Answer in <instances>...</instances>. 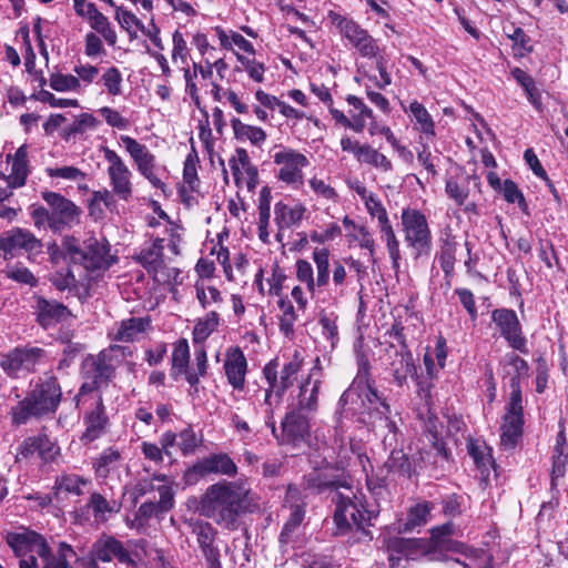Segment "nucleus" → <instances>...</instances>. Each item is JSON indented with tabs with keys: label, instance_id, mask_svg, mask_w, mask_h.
<instances>
[{
	"label": "nucleus",
	"instance_id": "57",
	"mask_svg": "<svg viewBox=\"0 0 568 568\" xmlns=\"http://www.w3.org/2000/svg\"><path fill=\"white\" fill-rule=\"evenodd\" d=\"M201 439L191 427L184 428L178 434V446L183 456H189L200 446Z\"/></svg>",
	"mask_w": 568,
	"mask_h": 568
},
{
	"label": "nucleus",
	"instance_id": "1",
	"mask_svg": "<svg viewBox=\"0 0 568 568\" xmlns=\"http://www.w3.org/2000/svg\"><path fill=\"white\" fill-rule=\"evenodd\" d=\"M260 509V499L244 479L219 480L201 496V514L216 526L235 531L241 518Z\"/></svg>",
	"mask_w": 568,
	"mask_h": 568
},
{
	"label": "nucleus",
	"instance_id": "38",
	"mask_svg": "<svg viewBox=\"0 0 568 568\" xmlns=\"http://www.w3.org/2000/svg\"><path fill=\"white\" fill-rule=\"evenodd\" d=\"M231 125L237 140H248L254 145H260L266 140L263 129L245 124L237 118L232 119Z\"/></svg>",
	"mask_w": 568,
	"mask_h": 568
},
{
	"label": "nucleus",
	"instance_id": "10",
	"mask_svg": "<svg viewBox=\"0 0 568 568\" xmlns=\"http://www.w3.org/2000/svg\"><path fill=\"white\" fill-rule=\"evenodd\" d=\"M102 151L109 163L106 172L112 192L120 200L128 202L133 194L132 172L114 150L103 146Z\"/></svg>",
	"mask_w": 568,
	"mask_h": 568
},
{
	"label": "nucleus",
	"instance_id": "14",
	"mask_svg": "<svg viewBox=\"0 0 568 568\" xmlns=\"http://www.w3.org/2000/svg\"><path fill=\"white\" fill-rule=\"evenodd\" d=\"M493 322L499 328L500 335L509 346L523 354H527V339L523 334L521 325L515 311L500 308L495 310L491 315Z\"/></svg>",
	"mask_w": 568,
	"mask_h": 568
},
{
	"label": "nucleus",
	"instance_id": "13",
	"mask_svg": "<svg viewBox=\"0 0 568 568\" xmlns=\"http://www.w3.org/2000/svg\"><path fill=\"white\" fill-rule=\"evenodd\" d=\"M306 488L316 494H328L334 499L335 491H343L351 484L347 477L332 466L314 469L305 477Z\"/></svg>",
	"mask_w": 568,
	"mask_h": 568
},
{
	"label": "nucleus",
	"instance_id": "12",
	"mask_svg": "<svg viewBox=\"0 0 568 568\" xmlns=\"http://www.w3.org/2000/svg\"><path fill=\"white\" fill-rule=\"evenodd\" d=\"M43 200L51 207L50 227L60 231L79 222L80 209L70 200L55 192H43Z\"/></svg>",
	"mask_w": 568,
	"mask_h": 568
},
{
	"label": "nucleus",
	"instance_id": "27",
	"mask_svg": "<svg viewBox=\"0 0 568 568\" xmlns=\"http://www.w3.org/2000/svg\"><path fill=\"white\" fill-rule=\"evenodd\" d=\"M150 325L148 317H130L116 324L111 333L113 341L133 342L143 334Z\"/></svg>",
	"mask_w": 568,
	"mask_h": 568
},
{
	"label": "nucleus",
	"instance_id": "59",
	"mask_svg": "<svg viewBox=\"0 0 568 568\" xmlns=\"http://www.w3.org/2000/svg\"><path fill=\"white\" fill-rule=\"evenodd\" d=\"M455 526L453 523H446L440 526H436L430 530L429 549L438 550L445 545L447 539H450L454 534Z\"/></svg>",
	"mask_w": 568,
	"mask_h": 568
},
{
	"label": "nucleus",
	"instance_id": "55",
	"mask_svg": "<svg viewBox=\"0 0 568 568\" xmlns=\"http://www.w3.org/2000/svg\"><path fill=\"white\" fill-rule=\"evenodd\" d=\"M37 454L45 463L53 462L60 453L59 446L47 435L36 437Z\"/></svg>",
	"mask_w": 568,
	"mask_h": 568
},
{
	"label": "nucleus",
	"instance_id": "4",
	"mask_svg": "<svg viewBox=\"0 0 568 568\" xmlns=\"http://www.w3.org/2000/svg\"><path fill=\"white\" fill-rule=\"evenodd\" d=\"M400 223L404 241L414 257L429 256L433 236L426 215L417 209L405 207L400 213Z\"/></svg>",
	"mask_w": 568,
	"mask_h": 568
},
{
	"label": "nucleus",
	"instance_id": "51",
	"mask_svg": "<svg viewBox=\"0 0 568 568\" xmlns=\"http://www.w3.org/2000/svg\"><path fill=\"white\" fill-rule=\"evenodd\" d=\"M6 277L13 280L20 284H26L30 286H36L38 284L37 277L32 274V272L18 263L16 265H9L3 270Z\"/></svg>",
	"mask_w": 568,
	"mask_h": 568
},
{
	"label": "nucleus",
	"instance_id": "29",
	"mask_svg": "<svg viewBox=\"0 0 568 568\" xmlns=\"http://www.w3.org/2000/svg\"><path fill=\"white\" fill-rule=\"evenodd\" d=\"M164 240L155 239L150 247L143 248L138 256L139 262L148 271L154 275L164 268Z\"/></svg>",
	"mask_w": 568,
	"mask_h": 568
},
{
	"label": "nucleus",
	"instance_id": "48",
	"mask_svg": "<svg viewBox=\"0 0 568 568\" xmlns=\"http://www.w3.org/2000/svg\"><path fill=\"white\" fill-rule=\"evenodd\" d=\"M467 448L477 467L481 469L483 474L486 473L488 475L489 467H494L495 464L490 456V449L477 442H469Z\"/></svg>",
	"mask_w": 568,
	"mask_h": 568
},
{
	"label": "nucleus",
	"instance_id": "39",
	"mask_svg": "<svg viewBox=\"0 0 568 568\" xmlns=\"http://www.w3.org/2000/svg\"><path fill=\"white\" fill-rule=\"evenodd\" d=\"M505 363L513 369V375L509 378L510 397L514 396L515 385L517 386L519 397H521L520 379L528 375V364L514 353L505 356Z\"/></svg>",
	"mask_w": 568,
	"mask_h": 568
},
{
	"label": "nucleus",
	"instance_id": "42",
	"mask_svg": "<svg viewBox=\"0 0 568 568\" xmlns=\"http://www.w3.org/2000/svg\"><path fill=\"white\" fill-rule=\"evenodd\" d=\"M359 151V162L372 165L382 170L383 172H389L393 170L390 160H388L383 153L372 148L371 145L363 144V149Z\"/></svg>",
	"mask_w": 568,
	"mask_h": 568
},
{
	"label": "nucleus",
	"instance_id": "23",
	"mask_svg": "<svg viewBox=\"0 0 568 568\" xmlns=\"http://www.w3.org/2000/svg\"><path fill=\"white\" fill-rule=\"evenodd\" d=\"M73 2L77 14L87 18L91 28L99 32L109 44L113 45L116 41V34L110 27L108 18L97 9L95 4H88L87 10H84L82 9L84 0H73Z\"/></svg>",
	"mask_w": 568,
	"mask_h": 568
},
{
	"label": "nucleus",
	"instance_id": "18",
	"mask_svg": "<svg viewBox=\"0 0 568 568\" xmlns=\"http://www.w3.org/2000/svg\"><path fill=\"white\" fill-rule=\"evenodd\" d=\"M91 557L102 562H110L113 558H116L121 564L135 566L130 552L113 536L102 535L97 539L92 545Z\"/></svg>",
	"mask_w": 568,
	"mask_h": 568
},
{
	"label": "nucleus",
	"instance_id": "56",
	"mask_svg": "<svg viewBox=\"0 0 568 568\" xmlns=\"http://www.w3.org/2000/svg\"><path fill=\"white\" fill-rule=\"evenodd\" d=\"M50 87L58 92L78 91L80 81L72 74L53 73L50 77Z\"/></svg>",
	"mask_w": 568,
	"mask_h": 568
},
{
	"label": "nucleus",
	"instance_id": "46",
	"mask_svg": "<svg viewBox=\"0 0 568 568\" xmlns=\"http://www.w3.org/2000/svg\"><path fill=\"white\" fill-rule=\"evenodd\" d=\"M120 458L121 455L118 450L112 448L105 449L93 463L97 475L105 478L118 466Z\"/></svg>",
	"mask_w": 568,
	"mask_h": 568
},
{
	"label": "nucleus",
	"instance_id": "61",
	"mask_svg": "<svg viewBox=\"0 0 568 568\" xmlns=\"http://www.w3.org/2000/svg\"><path fill=\"white\" fill-rule=\"evenodd\" d=\"M346 101L349 105H352L355 110L358 111V113L353 115L352 122H358L362 124L361 132L364 130L366 125V120L374 119L373 111L369 109L362 99L355 97V95H347Z\"/></svg>",
	"mask_w": 568,
	"mask_h": 568
},
{
	"label": "nucleus",
	"instance_id": "15",
	"mask_svg": "<svg viewBox=\"0 0 568 568\" xmlns=\"http://www.w3.org/2000/svg\"><path fill=\"white\" fill-rule=\"evenodd\" d=\"M274 163L280 166L277 179L286 184L302 182L303 172L310 162L308 159L296 150L283 149L273 155Z\"/></svg>",
	"mask_w": 568,
	"mask_h": 568
},
{
	"label": "nucleus",
	"instance_id": "33",
	"mask_svg": "<svg viewBox=\"0 0 568 568\" xmlns=\"http://www.w3.org/2000/svg\"><path fill=\"white\" fill-rule=\"evenodd\" d=\"M121 142L135 163L136 170L145 164L155 162V155L150 152L146 145L140 143L138 140L129 135H121Z\"/></svg>",
	"mask_w": 568,
	"mask_h": 568
},
{
	"label": "nucleus",
	"instance_id": "45",
	"mask_svg": "<svg viewBox=\"0 0 568 568\" xmlns=\"http://www.w3.org/2000/svg\"><path fill=\"white\" fill-rule=\"evenodd\" d=\"M313 260L316 265L315 284L322 287L328 284L329 281V252L327 248H315L313 252Z\"/></svg>",
	"mask_w": 568,
	"mask_h": 568
},
{
	"label": "nucleus",
	"instance_id": "9",
	"mask_svg": "<svg viewBox=\"0 0 568 568\" xmlns=\"http://www.w3.org/2000/svg\"><path fill=\"white\" fill-rule=\"evenodd\" d=\"M211 474L234 477L237 474V466L225 453L211 454L187 468L184 477L187 483L195 484L200 478Z\"/></svg>",
	"mask_w": 568,
	"mask_h": 568
},
{
	"label": "nucleus",
	"instance_id": "11",
	"mask_svg": "<svg viewBox=\"0 0 568 568\" xmlns=\"http://www.w3.org/2000/svg\"><path fill=\"white\" fill-rule=\"evenodd\" d=\"M523 405L517 386H514V396L509 398L507 412L501 426L500 445L505 449H514L523 435Z\"/></svg>",
	"mask_w": 568,
	"mask_h": 568
},
{
	"label": "nucleus",
	"instance_id": "54",
	"mask_svg": "<svg viewBox=\"0 0 568 568\" xmlns=\"http://www.w3.org/2000/svg\"><path fill=\"white\" fill-rule=\"evenodd\" d=\"M102 385L103 384L93 376L91 381L84 382L74 397L77 407H79L80 404L87 403L89 399H92L93 404H97V396H101L99 389Z\"/></svg>",
	"mask_w": 568,
	"mask_h": 568
},
{
	"label": "nucleus",
	"instance_id": "60",
	"mask_svg": "<svg viewBox=\"0 0 568 568\" xmlns=\"http://www.w3.org/2000/svg\"><path fill=\"white\" fill-rule=\"evenodd\" d=\"M511 75L517 81V83L523 87L528 100L535 104L537 102L538 93L535 87L534 79L520 68H514L511 70Z\"/></svg>",
	"mask_w": 568,
	"mask_h": 568
},
{
	"label": "nucleus",
	"instance_id": "6",
	"mask_svg": "<svg viewBox=\"0 0 568 568\" xmlns=\"http://www.w3.org/2000/svg\"><path fill=\"white\" fill-rule=\"evenodd\" d=\"M303 365V358L296 351L292 358L285 363L278 372V364L276 359L268 362L264 368L263 374L272 390H275L276 404L281 403L283 394L294 384L297 374Z\"/></svg>",
	"mask_w": 568,
	"mask_h": 568
},
{
	"label": "nucleus",
	"instance_id": "21",
	"mask_svg": "<svg viewBox=\"0 0 568 568\" xmlns=\"http://www.w3.org/2000/svg\"><path fill=\"white\" fill-rule=\"evenodd\" d=\"M112 257L105 244L100 243L97 239H89L84 243L83 258L81 264L89 272L106 271L112 265Z\"/></svg>",
	"mask_w": 568,
	"mask_h": 568
},
{
	"label": "nucleus",
	"instance_id": "36",
	"mask_svg": "<svg viewBox=\"0 0 568 568\" xmlns=\"http://www.w3.org/2000/svg\"><path fill=\"white\" fill-rule=\"evenodd\" d=\"M305 516V510L301 505L292 507L291 515L284 524L282 531L278 537V541L282 547L288 545L294 540L297 529L300 528Z\"/></svg>",
	"mask_w": 568,
	"mask_h": 568
},
{
	"label": "nucleus",
	"instance_id": "5",
	"mask_svg": "<svg viewBox=\"0 0 568 568\" xmlns=\"http://www.w3.org/2000/svg\"><path fill=\"white\" fill-rule=\"evenodd\" d=\"M6 540L14 555L20 558L19 568H40L37 557L48 555L47 540L33 530L9 532Z\"/></svg>",
	"mask_w": 568,
	"mask_h": 568
},
{
	"label": "nucleus",
	"instance_id": "8",
	"mask_svg": "<svg viewBox=\"0 0 568 568\" xmlns=\"http://www.w3.org/2000/svg\"><path fill=\"white\" fill-rule=\"evenodd\" d=\"M23 251L28 254L29 261L42 253L43 243L32 232L22 227H13L0 237V251L4 258H12L16 251Z\"/></svg>",
	"mask_w": 568,
	"mask_h": 568
},
{
	"label": "nucleus",
	"instance_id": "41",
	"mask_svg": "<svg viewBox=\"0 0 568 568\" xmlns=\"http://www.w3.org/2000/svg\"><path fill=\"white\" fill-rule=\"evenodd\" d=\"M87 484L88 480L77 474H62L55 478L54 488L58 491L81 496Z\"/></svg>",
	"mask_w": 568,
	"mask_h": 568
},
{
	"label": "nucleus",
	"instance_id": "31",
	"mask_svg": "<svg viewBox=\"0 0 568 568\" xmlns=\"http://www.w3.org/2000/svg\"><path fill=\"white\" fill-rule=\"evenodd\" d=\"M355 383L365 384L366 387V397L371 404L379 403L383 407L382 414H389L390 407L386 403L385 398L378 393V390L373 386L368 377V361L365 357H362L358 362V373L355 378Z\"/></svg>",
	"mask_w": 568,
	"mask_h": 568
},
{
	"label": "nucleus",
	"instance_id": "32",
	"mask_svg": "<svg viewBox=\"0 0 568 568\" xmlns=\"http://www.w3.org/2000/svg\"><path fill=\"white\" fill-rule=\"evenodd\" d=\"M121 142L135 163L136 170L145 164L155 162V155L150 152L146 145L140 143L138 140L129 135H121Z\"/></svg>",
	"mask_w": 568,
	"mask_h": 568
},
{
	"label": "nucleus",
	"instance_id": "53",
	"mask_svg": "<svg viewBox=\"0 0 568 568\" xmlns=\"http://www.w3.org/2000/svg\"><path fill=\"white\" fill-rule=\"evenodd\" d=\"M101 81L106 89V92L113 97L120 95L122 92V73L115 67L108 68L102 77Z\"/></svg>",
	"mask_w": 568,
	"mask_h": 568
},
{
	"label": "nucleus",
	"instance_id": "16",
	"mask_svg": "<svg viewBox=\"0 0 568 568\" xmlns=\"http://www.w3.org/2000/svg\"><path fill=\"white\" fill-rule=\"evenodd\" d=\"M43 354L44 351L39 347H17L2 356L0 366L9 376H17L22 369H33Z\"/></svg>",
	"mask_w": 568,
	"mask_h": 568
},
{
	"label": "nucleus",
	"instance_id": "19",
	"mask_svg": "<svg viewBox=\"0 0 568 568\" xmlns=\"http://www.w3.org/2000/svg\"><path fill=\"white\" fill-rule=\"evenodd\" d=\"M389 561L394 566L402 557L415 559L418 555H426L429 550L428 541L417 538L394 537L388 540Z\"/></svg>",
	"mask_w": 568,
	"mask_h": 568
},
{
	"label": "nucleus",
	"instance_id": "63",
	"mask_svg": "<svg viewBox=\"0 0 568 568\" xmlns=\"http://www.w3.org/2000/svg\"><path fill=\"white\" fill-rule=\"evenodd\" d=\"M296 277L300 282L306 284L308 292L312 294L315 292V278L311 263L306 260H297L296 264Z\"/></svg>",
	"mask_w": 568,
	"mask_h": 568
},
{
	"label": "nucleus",
	"instance_id": "43",
	"mask_svg": "<svg viewBox=\"0 0 568 568\" xmlns=\"http://www.w3.org/2000/svg\"><path fill=\"white\" fill-rule=\"evenodd\" d=\"M220 317L216 312L207 313L200 318L193 328L194 343H203L219 326Z\"/></svg>",
	"mask_w": 568,
	"mask_h": 568
},
{
	"label": "nucleus",
	"instance_id": "58",
	"mask_svg": "<svg viewBox=\"0 0 568 568\" xmlns=\"http://www.w3.org/2000/svg\"><path fill=\"white\" fill-rule=\"evenodd\" d=\"M456 242L453 240H445L444 244L440 248L439 263L443 272L446 275H449L454 271L455 266V253H456Z\"/></svg>",
	"mask_w": 568,
	"mask_h": 568
},
{
	"label": "nucleus",
	"instance_id": "20",
	"mask_svg": "<svg viewBox=\"0 0 568 568\" xmlns=\"http://www.w3.org/2000/svg\"><path fill=\"white\" fill-rule=\"evenodd\" d=\"M321 361L315 358V365L311 369L307 378L304 379L300 386L298 402L295 410L297 412H313L317 408L318 389L321 385Z\"/></svg>",
	"mask_w": 568,
	"mask_h": 568
},
{
	"label": "nucleus",
	"instance_id": "26",
	"mask_svg": "<svg viewBox=\"0 0 568 568\" xmlns=\"http://www.w3.org/2000/svg\"><path fill=\"white\" fill-rule=\"evenodd\" d=\"M7 161L11 162V173L7 178L10 187H21L26 184L29 169H28V146L21 145L14 155L8 154Z\"/></svg>",
	"mask_w": 568,
	"mask_h": 568
},
{
	"label": "nucleus",
	"instance_id": "35",
	"mask_svg": "<svg viewBox=\"0 0 568 568\" xmlns=\"http://www.w3.org/2000/svg\"><path fill=\"white\" fill-rule=\"evenodd\" d=\"M327 18L352 44L366 33L355 21L344 18L335 11H329Z\"/></svg>",
	"mask_w": 568,
	"mask_h": 568
},
{
	"label": "nucleus",
	"instance_id": "22",
	"mask_svg": "<svg viewBox=\"0 0 568 568\" xmlns=\"http://www.w3.org/2000/svg\"><path fill=\"white\" fill-rule=\"evenodd\" d=\"M387 352L394 354L389 362V371L397 386L402 387L408 377L417 376V367L409 349H397L390 345Z\"/></svg>",
	"mask_w": 568,
	"mask_h": 568
},
{
	"label": "nucleus",
	"instance_id": "25",
	"mask_svg": "<svg viewBox=\"0 0 568 568\" xmlns=\"http://www.w3.org/2000/svg\"><path fill=\"white\" fill-rule=\"evenodd\" d=\"M36 308L37 320L44 328L51 327L71 316V312L65 305L41 296L37 297Z\"/></svg>",
	"mask_w": 568,
	"mask_h": 568
},
{
	"label": "nucleus",
	"instance_id": "64",
	"mask_svg": "<svg viewBox=\"0 0 568 568\" xmlns=\"http://www.w3.org/2000/svg\"><path fill=\"white\" fill-rule=\"evenodd\" d=\"M300 564L304 568H331V557L312 551H305L300 556Z\"/></svg>",
	"mask_w": 568,
	"mask_h": 568
},
{
	"label": "nucleus",
	"instance_id": "52",
	"mask_svg": "<svg viewBox=\"0 0 568 568\" xmlns=\"http://www.w3.org/2000/svg\"><path fill=\"white\" fill-rule=\"evenodd\" d=\"M409 110L419 124L420 131L434 135V121L426 108L422 103L414 101L410 103Z\"/></svg>",
	"mask_w": 568,
	"mask_h": 568
},
{
	"label": "nucleus",
	"instance_id": "28",
	"mask_svg": "<svg viewBox=\"0 0 568 568\" xmlns=\"http://www.w3.org/2000/svg\"><path fill=\"white\" fill-rule=\"evenodd\" d=\"M306 207L303 204L293 206L277 202L274 206L275 222L280 230L298 225L304 219Z\"/></svg>",
	"mask_w": 568,
	"mask_h": 568
},
{
	"label": "nucleus",
	"instance_id": "7",
	"mask_svg": "<svg viewBox=\"0 0 568 568\" xmlns=\"http://www.w3.org/2000/svg\"><path fill=\"white\" fill-rule=\"evenodd\" d=\"M272 434L281 445L300 446L306 443L310 436V423L306 416L297 410L286 413L281 423V433H277L275 420H266Z\"/></svg>",
	"mask_w": 568,
	"mask_h": 568
},
{
	"label": "nucleus",
	"instance_id": "44",
	"mask_svg": "<svg viewBox=\"0 0 568 568\" xmlns=\"http://www.w3.org/2000/svg\"><path fill=\"white\" fill-rule=\"evenodd\" d=\"M95 520L105 521L106 515L118 510L115 501H109L99 493H92L88 503Z\"/></svg>",
	"mask_w": 568,
	"mask_h": 568
},
{
	"label": "nucleus",
	"instance_id": "17",
	"mask_svg": "<svg viewBox=\"0 0 568 568\" xmlns=\"http://www.w3.org/2000/svg\"><path fill=\"white\" fill-rule=\"evenodd\" d=\"M126 351L128 347L120 345H111L110 347L101 351L93 359L92 376L103 385H108L114 376L115 368L126 356Z\"/></svg>",
	"mask_w": 568,
	"mask_h": 568
},
{
	"label": "nucleus",
	"instance_id": "40",
	"mask_svg": "<svg viewBox=\"0 0 568 568\" xmlns=\"http://www.w3.org/2000/svg\"><path fill=\"white\" fill-rule=\"evenodd\" d=\"M190 362V348L189 343L185 338L179 339L174 344V348L172 352V368L171 376L174 379L181 375L182 372H186L189 368Z\"/></svg>",
	"mask_w": 568,
	"mask_h": 568
},
{
	"label": "nucleus",
	"instance_id": "34",
	"mask_svg": "<svg viewBox=\"0 0 568 568\" xmlns=\"http://www.w3.org/2000/svg\"><path fill=\"white\" fill-rule=\"evenodd\" d=\"M74 556L73 548L64 541L59 542L57 555H53L48 546V555L41 556L43 566L40 568H70L69 560Z\"/></svg>",
	"mask_w": 568,
	"mask_h": 568
},
{
	"label": "nucleus",
	"instance_id": "3",
	"mask_svg": "<svg viewBox=\"0 0 568 568\" xmlns=\"http://www.w3.org/2000/svg\"><path fill=\"white\" fill-rule=\"evenodd\" d=\"M61 397L62 390L57 377L52 375L40 377L27 397L12 407V423L22 425L31 417H41L55 413Z\"/></svg>",
	"mask_w": 568,
	"mask_h": 568
},
{
	"label": "nucleus",
	"instance_id": "37",
	"mask_svg": "<svg viewBox=\"0 0 568 568\" xmlns=\"http://www.w3.org/2000/svg\"><path fill=\"white\" fill-rule=\"evenodd\" d=\"M381 237L385 242L389 257L392 260L393 268L398 270L400 261L399 241L394 232L390 221H384L378 224Z\"/></svg>",
	"mask_w": 568,
	"mask_h": 568
},
{
	"label": "nucleus",
	"instance_id": "49",
	"mask_svg": "<svg viewBox=\"0 0 568 568\" xmlns=\"http://www.w3.org/2000/svg\"><path fill=\"white\" fill-rule=\"evenodd\" d=\"M432 510L429 503L417 504L409 508L406 521L404 523L405 530H412L416 527L425 525Z\"/></svg>",
	"mask_w": 568,
	"mask_h": 568
},
{
	"label": "nucleus",
	"instance_id": "47",
	"mask_svg": "<svg viewBox=\"0 0 568 568\" xmlns=\"http://www.w3.org/2000/svg\"><path fill=\"white\" fill-rule=\"evenodd\" d=\"M386 465L390 471H394L406 478H409L414 473V467L409 460V457L403 450L394 449L390 453Z\"/></svg>",
	"mask_w": 568,
	"mask_h": 568
},
{
	"label": "nucleus",
	"instance_id": "24",
	"mask_svg": "<svg viewBox=\"0 0 568 568\" xmlns=\"http://www.w3.org/2000/svg\"><path fill=\"white\" fill-rule=\"evenodd\" d=\"M224 369L229 383L234 389L242 390L245 385L246 358L240 347H231L225 354Z\"/></svg>",
	"mask_w": 568,
	"mask_h": 568
},
{
	"label": "nucleus",
	"instance_id": "2",
	"mask_svg": "<svg viewBox=\"0 0 568 568\" xmlns=\"http://www.w3.org/2000/svg\"><path fill=\"white\" fill-rule=\"evenodd\" d=\"M332 501L335 504V535H346L355 529L363 537L372 539L366 527L371 525L376 511L368 507L365 495L349 485L343 491H335Z\"/></svg>",
	"mask_w": 568,
	"mask_h": 568
},
{
	"label": "nucleus",
	"instance_id": "50",
	"mask_svg": "<svg viewBox=\"0 0 568 568\" xmlns=\"http://www.w3.org/2000/svg\"><path fill=\"white\" fill-rule=\"evenodd\" d=\"M278 308L282 312L280 316V331L285 336H290L294 332V324L297 320L296 311L291 301L285 298H280Z\"/></svg>",
	"mask_w": 568,
	"mask_h": 568
},
{
	"label": "nucleus",
	"instance_id": "62",
	"mask_svg": "<svg viewBox=\"0 0 568 568\" xmlns=\"http://www.w3.org/2000/svg\"><path fill=\"white\" fill-rule=\"evenodd\" d=\"M194 531L196 534L197 542L204 555L209 554L210 550H219L213 546L215 532L210 524L206 523L199 525Z\"/></svg>",
	"mask_w": 568,
	"mask_h": 568
},
{
	"label": "nucleus",
	"instance_id": "30",
	"mask_svg": "<svg viewBox=\"0 0 568 568\" xmlns=\"http://www.w3.org/2000/svg\"><path fill=\"white\" fill-rule=\"evenodd\" d=\"M108 422L102 396H97V404L92 412L85 416L87 429L83 434V438L88 442H92L99 437Z\"/></svg>",
	"mask_w": 568,
	"mask_h": 568
}]
</instances>
